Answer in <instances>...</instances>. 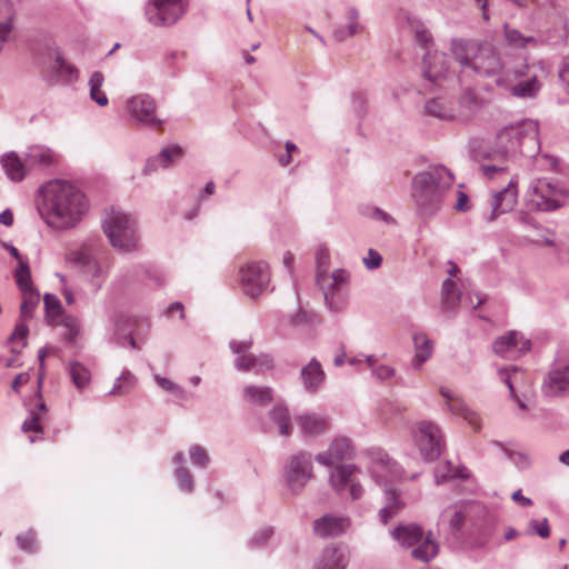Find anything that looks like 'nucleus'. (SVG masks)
<instances>
[{
    "mask_svg": "<svg viewBox=\"0 0 569 569\" xmlns=\"http://www.w3.org/2000/svg\"><path fill=\"white\" fill-rule=\"evenodd\" d=\"M182 156L183 150L181 147L177 144L163 148L157 156L151 157L147 160V163L143 168V173L150 174L160 167L168 168L172 162L182 158Z\"/></svg>",
    "mask_w": 569,
    "mask_h": 569,
    "instance_id": "nucleus-24",
    "label": "nucleus"
},
{
    "mask_svg": "<svg viewBox=\"0 0 569 569\" xmlns=\"http://www.w3.org/2000/svg\"><path fill=\"white\" fill-rule=\"evenodd\" d=\"M451 59L443 52L428 51L423 56L422 72L426 80L441 89H449L462 82V76L456 77L451 70Z\"/></svg>",
    "mask_w": 569,
    "mask_h": 569,
    "instance_id": "nucleus-8",
    "label": "nucleus"
},
{
    "mask_svg": "<svg viewBox=\"0 0 569 569\" xmlns=\"http://www.w3.org/2000/svg\"><path fill=\"white\" fill-rule=\"evenodd\" d=\"M515 220L523 227L525 230L533 229L538 230L540 229V226L538 222L528 213L525 211H519L515 216Z\"/></svg>",
    "mask_w": 569,
    "mask_h": 569,
    "instance_id": "nucleus-60",
    "label": "nucleus"
},
{
    "mask_svg": "<svg viewBox=\"0 0 569 569\" xmlns=\"http://www.w3.org/2000/svg\"><path fill=\"white\" fill-rule=\"evenodd\" d=\"M448 408L453 415L461 416L465 420H467L475 431L480 429V419L478 415L469 409L461 399L455 397L448 403Z\"/></svg>",
    "mask_w": 569,
    "mask_h": 569,
    "instance_id": "nucleus-40",
    "label": "nucleus"
},
{
    "mask_svg": "<svg viewBox=\"0 0 569 569\" xmlns=\"http://www.w3.org/2000/svg\"><path fill=\"white\" fill-rule=\"evenodd\" d=\"M16 541L22 551L34 552L37 550L36 533L32 530L18 535Z\"/></svg>",
    "mask_w": 569,
    "mask_h": 569,
    "instance_id": "nucleus-55",
    "label": "nucleus"
},
{
    "mask_svg": "<svg viewBox=\"0 0 569 569\" xmlns=\"http://www.w3.org/2000/svg\"><path fill=\"white\" fill-rule=\"evenodd\" d=\"M362 261L367 269L373 270L380 267L382 257L378 251L369 249L367 257H365Z\"/></svg>",
    "mask_w": 569,
    "mask_h": 569,
    "instance_id": "nucleus-61",
    "label": "nucleus"
},
{
    "mask_svg": "<svg viewBox=\"0 0 569 569\" xmlns=\"http://www.w3.org/2000/svg\"><path fill=\"white\" fill-rule=\"evenodd\" d=\"M251 346L252 339L230 341V349L237 356L234 359V367L239 371L256 370V356L252 353H248Z\"/></svg>",
    "mask_w": 569,
    "mask_h": 569,
    "instance_id": "nucleus-23",
    "label": "nucleus"
},
{
    "mask_svg": "<svg viewBox=\"0 0 569 569\" xmlns=\"http://www.w3.org/2000/svg\"><path fill=\"white\" fill-rule=\"evenodd\" d=\"M47 318L51 325H56L57 320L62 317V306L57 296L46 293L43 297Z\"/></svg>",
    "mask_w": 569,
    "mask_h": 569,
    "instance_id": "nucleus-49",
    "label": "nucleus"
},
{
    "mask_svg": "<svg viewBox=\"0 0 569 569\" xmlns=\"http://www.w3.org/2000/svg\"><path fill=\"white\" fill-rule=\"evenodd\" d=\"M347 26L345 27L346 28V36L351 38L353 37L360 26H359V12L356 8H349L348 11H347Z\"/></svg>",
    "mask_w": 569,
    "mask_h": 569,
    "instance_id": "nucleus-58",
    "label": "nucleus"
},
{
    "mask_svg": "<svg viewBox=\"0 0 569 569\" xmlns=\"http://www.w3.org/2000/svg\"><path fill=\"white\" fill-rule=\"evenodd\" d=\"M461 298V292L457 289V284L451 279H446L442 283V305L447 310H453Z\"/></svg>",
    "mask_w": 569,
    "mask_h": 569,
    "instance_id": "nucleus-44",
    "label": "nucleus"
},
{
    "mask_svg": "<svg viewBox=\"0 0 569 569\" xmlns=\"http://www.w3.org/2000/svg\"><path fill=\"white\" fill-rule=\"evenodd\" d=\"M369 217L373 220L382 221L386 224H397V220L380 208H372L369 212Z\"/></svg>",
    "mask_w": 569,
    "mask_h": 569,
    "instance_id": "nucleus-63",
    "label": "nucleus"
},
{
    "mask_svg": "<svg viewBox=\"0 0 569 569\" xmlns=\"http://www.w3.org/2000/svg\"><path fill=\"white\" fill-rule=\"evenodd\" d=\"M538 123L531 119L501 129L496 137L495 147L483 153L487 163L479 169L487 179L508 176V162L518 154L533 157L540 150Z\"/></svg>",
    "mask_w": 569,
    "mask_h": 569,
    "instance_id": "nucleus-1",
    "label": "nucleus"
},
{
    "mask_svg": "<svg viewBox=\"0 0 569 569\" xmlns=\"http://www.w3.org/2000/svg\"><path fill=\"white\" fill-rule=\"evenodd\" d=\"M240 279L243 290L250 298L258 297L268 286L270 274L264 262H250L241 268Z\"/></svg>",
    "mask_w": 569,
    "mask_h": 569,
    "instance_id": "nucleus-16",
    "label": "nucleus"
},
{
    "mask_svg": "<svg viewBox=\"0 0 569 569\" xmlns=\"http://www.w3.org/2000/svg\"><path fill=\"white\" fill-rule=\"evenodd\" d=\"M498 375L500 379L506 383L510 391V397L518 402L519 407L521 409H526L527 406L525 401H522L516 393L517 386L520 381L523 380L525 373L523 371L518 367H508V368H501L498 370Z\"/></svg>",
    "mask_w": 569,
    "mask_h": 569,
    "instance_id": "nucleus-31",
    "label": "nucleus"
},
{
    "mask_svg": "<svg viewBox=\"0 0 569 569\" xmlns=\"http://www.w3.org/2000/svg\"><path fill=\"white\" fill-rule=\"evenodd\" d=\"M136 382V377L129 370H124L121 376L116 379L109 395L118 397L126 396L134 388Z\"/></svg>",
    "mask_w": 569,
    "mask_h": 569,
    "instance_id": "nucleus-46",
    "label": "nucleus"
},
{
    "mask_svg": "<svg viewBox=\"0 0 569 569\" xmlns=\"http://www.w3.org/2000/svg\"><path fill=\"white\" fill-rule=\"evenodd\" d=\"M186 11L184 0H149L144 8V16L156 27H168L178 22Z\"/></svg>",
    "mask_w": 569,
    "mask_h": 569,
    "instance_id": "nucleus-12",
    "label": "nucleus"
},
{
    "mask_svg": "<svg viewBox=\"0 0 569 569\" xmlns=\"http://www.w3.org/2000/svg\"><path fill=\"white\" fill-rule=\"evenodd\" d=\"M14 279L21 293L36 291L31 280V271L28 261H21L18 263V267L14 271Z\"/></svg>",
    "mask_w": 569,
    "mask_h": 569,
    "instance_id": "nucleus-45",
    "label": "nucleus"
},
{
    "mask_svg": "<svg viewBox=\"0 0 569 569\" xmlns=\"http://www.w3.org/2000/svg\"><path fill=\"white\" fill-rule=\"evenodd\" d=\"M68 372L77 389L83 390L89 386L91 381V372L81 362L70 361L68 365Z\"/></svg>",
    "mask_w": 569,
    "mask_h": 569,
    "instance_id": "nucleus-39",
    "label": "nucleus"
},
{
    "mask_svg": "<svg viewBox=\"0 0 569 569\" xmlns=\"http://www.w3.org/2000/svg\"><path fill=\"white\" fill-rule=\"evenodd\" d=\"M103 230L111 246L121 252H131L138 247L134 219L118 209H111L103 220Z\"/></svg>",
    "mask_w": 569,
    "mask_h": 569,
    "instance_id": "nucleus-7",
    "label": "nucleus"
},
{
    "mask_svg": "<svg viewBox=\"0 0 569 569\" xmlns=\"http://www.w3.org/2000/svg\"><path fill=\"white\" fill-rule=\"evenodd\" d=\"M426 113L441 120H451L456 116L455 108L443 98H432L427 101L425 107Z\"/></svg>",
    "mask_w": 569,
    "mask_h": 569,
    "instance_id": "nucleus-35",
    "label": "nucleus"
},
{
    "mask_svg": "<svg viewBox=\"0 0 569 569\" xmlns=\"http://www.w3.org/2000/svg\"><path fill=\"white\" fill-rule=\"evenodd\" d=\"M468 477L469 475L466 468H456L449 461L440 465L435 471V480L437 485H441L450 479H466Z\"/></svg>",
    "mask_w": 569,
    "mask_h": 569,
    "instance_id": "nucleus-42",
    "label": "nucleus"
},
{
    "mask_svg": "<svg viewBox=\"0 0 569 569\" xmlns=\"http://www.w3.org/2000/svg\"><path fill=\"white\" fill-rule=\"evenodd\" d=\"M300 376L305 389L311 392L318 390L326 377L320 362L315 358L307 366L302 367Z\"/></svg>",
    "mask_w": 569,
    "mask_h": 569,
    "instance_id": "nucleus-28",
    "label": "nucleus"
},
{
    "mask_svg": "<svg viewBox=\"0 0 569 569\" xmlns=\"http://www.w3.org/2000/svg\"><path fill=\"white\" fill-rule=\"evenodd\" d=\"M528 203L531 208L539 211H551L562 207L568 192L558 183L542 178L537 179L528 191Z\"/></svg>",
    "mask_w": 569,
    "mask_h": 569,
    "instance_id": "nucleus-9",
    "label": "nucleus"
},
{
    "mask_svg": "<svg viewBox=\"0 0 569 569\" xmlns=\"http://www.w3.org/2000/svg\"><path fill=\"white\" fill-rule=\"evenodd\" d=\"M371 473L375 481L383 487L387 503L380 509L379 517L381 522L387 525L402 508V502L399 500L392 482L402 478L403 470L387 453L379 452L371 467Z\"/></svg>",
    "mask_w": 569,
    "mask_h": 569,
    "instance_id": "nucleus-6",
    "label": "nucleus"
},
{
    "mask_svg": "<svg viewBox=\"0 0 569 569\" xmlns=\"http://www.w3.org/2000/svg\"><path fill=\"white\" fill-rule=\"evenodd\" d=\"M415 357L411 366L415 370H420L422 365L431 357L433 345L425 333H416L413 336Z\"/></svg>",
    "mask_w": 569,
    "mask_h": 569,
    "instance_id": "nucleus-33",
    "label": "nucleus"
},
{
    "mask_svg": "<svg viewBox=\"0 0 569 569\" xmlns=\"http://www.w3.org/2000/svg\"><path fill=\"white\" fill-rule=\"evenodd\" d=\"M26 162L29 169L37 167H49L57 161V153L44 146H32L29 147L26 152Z\"/></svg>",
    "mask_w": 569,
    "mask_h": 569,
    "instance_id": "nucleus-27",
    "label": "nucleus"
},
{
    "mask_svg": "<svg viewBox=\"0 0 569 569\" xmlns=\"http://www.w3.org/2000/svg\"><path fill=\"white\" fill-rule=\"evenodd\" d=\"M189 457L192 465L201 469H206L210 462L207 450L199 445H193L189 448Z\"/></svg>",
    "mask_w": 569,
    "mask_h": 569,
    "instance_id": "nucleus-54",
    "label": "nucleus"
},
{
    "mask_svg": "<svg viewBox=\"0 0 569 569\" xmlns=\"http://www.w3.org/2000/svg\"><path fill=\"white\" fill-rule=\"evenodd\" d=\"M453 59L461 67V73L492 76L503 68L493 46L471 40L455 39L451 42Z\"/></svg>",
    "mask_w": 569,
    "mask_h": 569,
    "instance_id": "nucleus-4",
    "label": "nucleus"
},
{
    "mask_svg": "<svg viewBox=\"0 0 569 569\" xmlns=\"http://www.w3.org/2000/svg\"><path fill=\"white\" fill-rule=\"evenodd\" d=\"M479 508L480 506L475 502L449 506L442 511L440 521L448 523L452 531H459L463 522Z\"/></svg>",
    "mask_w": 569,
    "mask_h": 569,
    "instance_id": "nucleus-22",
    "label": "nucleus"
},
{
    "mask_svg": "<svg viewBox=\"0 0 569 569\" xmlns=\"http://www.w3.org/2000/svg\"><path fill=\"white\" fill-rule=\"evenodd\" d=\"M273 368V359L267 353L256 356L254 372L268 371Z\"/></svg>",
    "mask_w": 569,
    "mask_h": 569,
    "instance_id": "nucleus-62",
    "label": "nucleus"
},
{
    "mask_svg": "<svg viewBox=\"0 0 569 569\" xmlns=\"http://www.w3.org/2000/svg\"><path fill=\"white\" fill-rule=\"evenodd\" d=\"M541 392L546 397L558 398L569 396V363L557 358L543 378Z\"/></svg>",
    "mask_w": 569,
    "mask_h": 569,
    "instance_id": "nucleus-14",
    "label": "nucleus"
},
{
    "mask_svg": "<svg viewBox=\"0 0 569 569\" xmlns=\"http://www.w3.org/2000/svg\"><path fill=\"white\" fill-rule=\"evenodd\" d=\"M270 420L279 428V433L283 437L291 435L292 425L289 410L286 406L277 405L269 412Z\"/></svg>",
    "mask_w": 569,
    "mask_h": 569,
    "instance_id": "nucleus-38",
    "label": "nucleus"
},
{
    "mask_svg": "<svg viewBox=\"0 0 569 569\" xmlns=\"http://www.w3.org/2000/svg\"><path fill=\"white\" fill-rule=\"evenodd\" d=\"M41 214L46 222L59 230L74 227L88 210L84 193L69 181L53 180L42 188Z\"/></svg>",
    "mask_w": 569,
    "mask_h": 569,
    "instance_id": "nucleus-2",
    "label": "nucleus"
},
{
    "mask_svg": "<svg viewBox=\"0 0 569 569\" xmlns=\"http://www.w3.org/2000/svg\"><path fill=\"white\" fill-rule=\"evenodd\" d=\"M93 260V248L92 244L88 243H83L81 247L72 249L66 254V261L79 268L81 271L87 270Z\"/></svg>",
    "mask_w": 569,
    "mask_h": 569,
    "instance_id": "nucleus-34",
    "label": "nucleus"
},
{
    "mask_svg": "<svg viewBox=\"0 0 569 569\" xmlns=\"http://www.w3.org/2000/svg\"><path fill=\"white\" fill-rule=\"evenodd\" d=\"M173 475L180 490L186 491L188 493L193 491L194 482L189 469H187L186 467H177L173 471Z\"/></svg>",
    "mask_w": 569,
    "mask_h": 569,
    "instance_id": "nucleus-52",
    "label": "nucleus"
},
{
    "mask_svg": "<svg viewBox=\"0 0 569 569\" xmlns=\"http://www.w3.org/2000/svg\"><path fill=\"white\" fill-rule=\"evenodd\" d=\"M391 535L405 548H411L423 539L422 528L415 523L398 526Z\"/></svg>",
    "mask_w": 569,
    "mask_h": 569,
    "instance_id": "nucleus-30",
    "label": "nucleus"
},
{
    "mask_svg": "<svg viewBox=\"0 0 569 569\" xmlns=\"http://www.w3.org/2000/svg\"><path fill=\"white\" fill-rule=\"evenodd\" d=\"M14 11L12 4L8 1L0 0V53L3 50V44L8 41L12 30V21Z\"/></svg>",
    "mask_w": 569,
    "mask_h": 569,
    "instance_id": "nucleus-36",
    "label": "nucleus"
},
{
    "mask_svg": "<svg viewBox=\"0 0 569 569\" xmlns=\"http://www.w3.org/2000/svg\"><path fill=\"white\" fill-rule=\"evenodd\" d=\"M43 419H44V417H42L41 413L30 410L29 417L22 423V430L24 432L34 431L37 433H42L43 432V428H42Z\"/></svg>",
    "mask_w": 569,
    "mask_h": 569,
    "instance_id": "nucleus-56",
    "label": "nucleus"
},
{
    "mask_svg": "<svg viewBox=\"0 0 569 569\" xmlns=\"http://www.w3.org/2000/svg\"><path fill=\"white\" fill-rule=\"evenodd\" d=\"M418 543L419 546L413 548L411 551V556L416 560L429 562L438 555L439 546L431 538V532H429L427 536L423 535V539Z\"/></svg>",
    "mask_w": 569,
    "mask_h": 569,
    "instance_id": "nucleus-37",
    "label": "nucleus"
},
{
    "mask_svg": "<svg viewBox=\"0 0 569 569\" xmlns=\"http://www.w3.org/2000/svg\"><path fill=\"white\" fill-rule=\"evenodd\" d=\"M353 455V447L348 438L333 440L329 448L316 456V461L322 466L330 467L345 459H350Z\"/></svg>",
    "mask_w": 569,
    "mask_h": 569,
    "instance_id": "nucleus-21",
    "label": "nucleus"
},
{
    "mask_svg": "<svg viewBox=\"0 0 569 569\" xmlns=\"http://www.w3.org/2000/svg\"><path fill=\"white\" fill-rule=\"evenodd\" d=\"M542 88L541 81L538 79L536 74L519 80L517 83H515L510 88V93L513 97L521 98V99H536Z\"/></svg>",
    "mask_w": 569,
    "mask_h": 569,
    "instance_id": "nucleus-32",
    "label": "nucleus"
},
{
    "mask_svg": "<svg viewBox=\"0 0 569 569\" xmlns=\"http://www.w3.org/2000/svg\"><path fill=\"white\" fill-rule=\"evenodd\" d=\"M360 470L355 465H340L330 473V483L340 495L348 492L352 500L362 496L363 489L357 479Z\"/></svg>",
    "mask_w": 569,
    "mask_h": 569,
    "instance_id": "nucleus-15",
    "label": "nucleus"
},
{
    "mask_svg": "<svg viewBox=\"0 0 569 569\" xmlns=\"http://www.w3.org/2000/svg\"><path fill=\"white\" fill-rule=\"evenodd\" d=\"M558 79L563 90L569 96V54L563 57L558 70Z\"/></svg>",
    "mask_w": 569,
    "mask_h": 569,
    "instance_id": "nucleus-59",
    "label": "nucleus"
},
{
    "mask_svg": "<svg viewBox=\"0 0 569 569\" xmlns=\"http://www.w3.org/2000/svg\"><path fill=\"white\" fill-rule=\"evenodd\" d=\"M312 477L311 456L299 452L292 456L284 469V479L292 493H299Z\"/></svg>",
    "mask_w": 569,
    "mask_h": 569,
    "instance_id": "nucleus-13",
    "label": "nucleus"
},
{
    "mask_svg": "<svg viewBox=\"0 0 569 569\" xmlns=\"http://www.w3.org/2000/svg\"><path fill=\"white\" fill-rule=\"evenodd\" d=\"M60 323L66 329L63 333L64 341L69 345H74L80 336L79 320L73 316L67 315L62 317Z\"/></svg>",
    "mask_w": 569,
    "mask_h": 569,
    "instance_id": "nucleus-50",
    "label": "nucleus"
},
{
    "mask_svg": "<svg viewBox=\"0 0 569 569\" xmlns=\"http://www.w3.org/2000/svg\"><path fill=\"white\" fill-rule=\"evenodd\" d=\"M395 373V368L388 365H379L372 372V375L381 381L392 378Z\"/></svg>",
    "mask_w": 569,
    "mask_h": 569,
    "instance_id": "nucleus-64",
    "label": "nucleus"
},
{
    "mask_svg": "<svg viewBox=\"0 0 569 569\" xmlns=\"http://www.w3.org/2000/svg\"><path fill=\"white\" fill-rule=\"evenodd\" d=\"M416 445L427 461L437 460L445 448V440L440 428L431 421H420L413 433Z\"/></svg>",
    "mask_w": 569,
    "mask_h": 569,
    "instance_id": "nucleus-11",
    "label": "nucleus"
},
{
    "mask_svg": "<svg viewBox=\"0 0 569 569\" xmlns=\"http://www.w3.org/2000/svg\"><path fill=\"white\" fill-rule=\"evenodd\" d=\"M347 565L348 557L343 549L328 546L322 550L315 569H346Z\"/></svg>",
    "mask_w": 569,
    "mask_h": 569,
    "instance_id": "nucleus-26",
    "label": "nucleus"
},
{
    "mask_svg": "<svg viewBox=\"0 0 569 569\" xmlns=\"http://www.w3.org/2000/svg\"><path fill=\"white\" fill-rule=\"evenodd\" d=\"M22 302L20 306V318L23 321H27L32 318L34 308L40 302V295L36 291L23 292Z\"/></svg>",
    "mask_w": 569,
    "mask_h": 569,
    "instance_id": "nucleus-48",
    "label": "nucleus"
},
{
    "mask_svg": "<svg viewBox=\"0 0 569 569\" xmlns=\"http://www.w3.org/2000/svg\"><path fill=\"white\" fill-rule=\"evenodd\" d=\"M297 423L301 433L307 437H316L327 429V419L313 412L298 416Z\"/></svg>",
    "mask_w": 569,
    "mask_h": 569,
    "instance_id": "nucleus-29",
    "label": "nucleus"
},
{
    "mask_svg": "<svg viewBox=\"0 0 569 569\" xmlns=\"http://www.w3.org/2000/svg\"><path fill=\"white\" fill-rule=\"evenodd\" d=\"M518 178L512 174L508 179L505 188L493 192L491 197V212L488 217L489 221L496 220L500 214L510 212L518 201Z\"/></svg>",
    "mask_w": 569,
    "mask_h": 569,
    "instance_id": "nucleus-18",
    "label": "nucleus"
},
{
    "mask_svg": "<svg viewBox=\"0 0 569 569\" xmlns=\"http://www.w3.org/2000/svg\"><path fill=\"white\" fill-rule=\"evenodd\" d=\"M243 398L249 403L263 406L272 401V389L270 387L247 386L243 390Z\"/></svg>",
    "mask_w": 569,
    "mask_h": 569,
    "instance_id": "nucleus-41",
    "label": "nucleus"
},
{
    "mask_svg": "<svg viewBox=\"0 0 569 569\" xmlns=\"http://www.w3.org/2000/svg\"><path fill=\"white\" fill-rule=\"evenodd\" d=\"M154 380L157 381L158 386L162 388L163 390L171 392L178 398L184 399L186 398V391L182 387L174 383L173 381L169 380L168 378L161 377L159 375L154 376Z\"/></svg>",
    "mask_w": 569,
    "mask_h": 569,
    "instance_id": "nucleus-57",
    "label": "nucleus"
},
{
    "mask_svg": "<svg viewBox=\"0 0 569 569\" xmlns=\"http://www.w3.org/2000/svg\"><path fill=\"white\" fill-rule=\"evenodd\" d=\"M97 289H100L104 280L107 279L108 271L94 259L87 270L82 271Z\"/></svg>",
    "mask_w": 569,
    "mask_h": 569,
    "instance_id": "nucleus-51",
    "label": "nucleus"
},
{
    "mask_svg": "<svg viewBox=\"0 0 569 569\" xmlns=\"http://www.w3.org/2000/svg\"><path fill=\"white\" fill-rule=\"evenodd\" d=\"M0 163L7 177L13 182L23 180L29 169L26 159L22 160L13 151L2 154L0 157Z\"/></svg>",
    "mask_w": 569,
    "mask_h": 569,
    "instance_id": "nucleus-25",
    "label": "nucleus"
},
{
    "mask_svg": "<svg viewBox=\"0 0 569 569\" xmlns=\"http://www.w3.org/2000/svg\"><path fill=\"white\" fill-rule=\"evenodd\" d=\"M124 109L130 121L136 126L154 130H160L163 126V120L157 114L156 100L147 93L130 97L126 101Z\"/></svg>",
    "mask_w": 569,
    "mask_h": 569,
    "instance_id": "nucleus-10",
    "label": "nucleus"
},
{
    "mask_svg": "<svg viewBox=\"0 0 569 569\" xmlns=\"http://www.w3.org/2000/svg\"><path fill=\"white\" fill-rule=\"evenodd\" d=\"M329 249L319 244L316 250V282L323 292L328 308L339 312L347 306L350 274L345 269H336L329 273Z\"/></svg>",
    "mask_w": 569,
    "mask_h": 569,
    "instance_id": "nucleus-5",
    "label": "nucleus"
},
{
    "mask_svg": "<svg viewBox=\"0 0 569 569\" xmlns=\"http://www.w3.org/2000/svg\"><path fill=\"white\" fill-rule=\"evenodd\" d=\"M104 81L102 72L94 71L89 79L90 98L100 107H106L109 102L107 94L101 90Z\"/></svg>",
    "mask_w": 569,
    "mask_h": 569,
    "instance_id": "nucleus-43",
    "label": "nucleus"
},
{
    "mask_svg": "<svg viewBox=\"0 0 569 569\" xmlns=\"http://www.w3.org/2000/svg\"><path fill=\"white\" fill-rule=\"evenodd\" d=\"M531 349V341L526 339L519 331L511 330L495 339L492 351L507 359L518 358Z\"/></svg>",
    "mask_w": 569,
    "mask_h": 569,
    "instance_id": "nucleus-17",
    "label": "nucleus"
},
{
    "mask_svg": "<svg viewBox=\"0 0 569 569\" xmlns=\"http://www.w3.org/2000/svg\"><path fill=\"white\" fill-rule=\"evenodd\" d=\"M78 69L68 63L60 51L54 52L53 61L47 69V80L50 84H68L78 80Z\"/></svg>",
    "mask_w": 569,
    "mask_h": 569,
    "instance_id": "nucleus-19",
    "label": "nucleus"
},
{
    "mask_svg": "<svg viewBox=\"0 0 569 569\" xmlns=\"http://www.w3.org/2000/svg\"><path fill=\"white\" fill-rule=\"evenodd\" d=\"M453 174L445 166H430L411 180V199L416 216L427 223L436 218L452 191Z\"/></svg>",
    "mask_w": 569,
    "mask_h": 569,
    "instance_id": "nucleus-3",
    "label": "nucleus"
},
{
    "mask_svg": "<svg viewBox=\"0 0 569 569\" xmlns=\"http://www.w3.org/2000/svg\"><path fill=\"white\" fill-rule=\"evenodd\" d=\"M28 332H29V329L24 325L23 320H21V322L16 325V328H14L13 332L10 336V340L13 343H17L18 341H20V345H14L12 347V349H11L12 352L20 353L21 349L27 346V340L26 339H27Z\"/></svg>",
    "mask_w": 569,
    "mask_h": 569,
    "instance_id": "nucleus-53",
    "label": "nucleus"
},
{
    "mask_svg": "<svg viewBox=\"0 0 569 569\" xmlns=\"http://www.w3.org/2000/svg\"><path fill=\"white\" fill-rule=\"evenodd\" d=\"M350 526L348 517L323 515L313 522V531L321 538H333L342 535Z\"/></svg>",
    "mask_w": 569,
    "mask_h": 569,
    "instance_id": "nucleus-20",
    "label": "nucleus"
},
{
    "mask_svg": "<svg viewBox=\"0 0 569 569\" xmlns=\"http://www.w3.org/2000/svg\"><path fill=\"white\" fill-rule=\"evenodd\" d=\"M503 31L507 42L516 48H526L527 44L538 46V40L535 37L523 36L520 31L510 28L508 24H505Z\"/></svg>",
    "mask_w": 569,
    "mask_h": 569,
    "instance_id": "nucleus-47",
    "label": "nucleus"
}]
</instances>
